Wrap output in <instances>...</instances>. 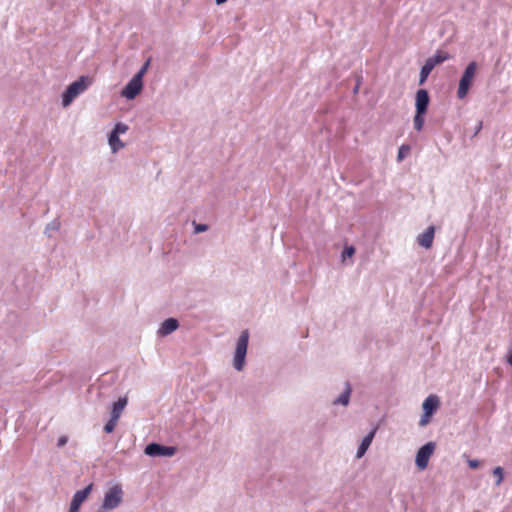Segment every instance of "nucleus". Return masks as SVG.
I'll return each mask as SVG.
<instances>
[{"instance_id":"1","label":"nucleus","mask_w":512,"mask_h":512,"mask_svg":"<svg viewBox=\"0 0 512 512\" xmlns=\"http://www.w3.org/2000/svg\"><path fill=\"white\" fill-rule=\"evenodd\" d=\"M123 500V490L118 484L109 488L103 498V502L97 512H107L117 508Z\"/></svg>"},{"instance_id":"2","label":"nucleus","mask_w":512,"mask_h":512,"mask_svg":"<svg viewBox=\"0 0 512 512\" xmlns=\"http://www.w3.org/2000/svg\"><path fill=\"white\" fill-rule=\"evenodd\" d=\"M249 342V332L248 330H243L237 340L236 349L234 352L233 358V367L237 371H242L245 366V358L247 354Z\"/></svg>"},{"instance_id":"3","label":"nucleus","mask_w":512,"mask_h":512,"mask_svg":"<svg viewBox=\"0 0 512 512\" xmlns=\"http://www.w3.org/2000/svg\"><path fill=\"white\" fill-rule=\"evenodd\" d=\"M88 77L81 76L76 81L69 84L62 95L63 107H68L74 99L88 88Z\"/></svg>"},{"instance_id":"4","label":"nucleus","mask_w":512,"mask_h":512,"mask_svg":"<svg viewBox=\"0 0 512 512\" xmlns=\"http://www.w3.org/2000/svg\"><path fill=\"white\" fill-rule=\"evenodd\" d=\"M477 70V63L475 61L470 62L464 70V73L459 81V86L457 90V97L459 99H464L471 87L473 79L475 77Z\"/></svg>"},{"instance_id":"5","label":"nucleus","mask_w":512,"mask_h":512,"mask_svg":"<svg viewBox=\"0 0 512 512\" xmlns=\"http://www.w3.org/2000/svg\"><path fill=\"white\" fill-rule=\"evenodd\" d=\"M435 450L434 442H427L419 448L416 454L415 463L420 470H424L429 462V458Z\"/></svg>"},{"instance_id":"6","label":"nucleus","mask_w":512,"mask_h":512,"mask_svg":"<svg viewBox=\"0 0 512 512\" xmlns=\"http://www.w3.org/2000/svg\"><path fill=\"white\" fill-rule=\"evenodd\" d=\"M144 452L150 457H171L176 453V448L173 446H164L158 443H150L145 447Z\"/></svg>"},{"instance_id":"7","label":"nucleus","mask_w":512,"mask_h":512,"mask_svg":"<svg viewBox=\"0 0 512 512\" xmlns=\"http://www.w3.org/2000/svg\"><path fill=\"white\" fill-rule=\"evenodd\" d=\"M139 76H133L131 80L125 85V87L121 91V95L128 99H134L143 88V80L138 78Z\"/></svg>"},{"instance_id":"8","label":"nucleus","mask_w":512,"mask_h":512,"mask_svg":"<svg viewBox=\"0 0 512 512\" xmlns=\"http://www.w3.org/2000/svg\"><path fill=\"white\" fill-rule=\"evenodd\" d=\"M93 484H89L82 490H78L72 497L68 512H79L82 503L87 499L92 491Z\"/></svg>"},{"instance_id":"9","label":"nucleus","mask_w":512,"mask_h":512,"mask_svg":"<svg viewBox=\"0 0 512 512\" xmlns=\"http://www.w3.org/2000/svg\"><path fill=\"white\" fill-rule=\"evenodd\" d=\"M434 236H435V227L433 225H431V226L427 227L425 229V231H423L422 233H420L417 236V243L419 246H421L425 249H430L433 244Z\"/></svg>"},{"instance_id":"10","label":"nucleus","mask_w":512,"mask_h":512,"mask_svg":"<svg viewBox=\"0 0 512 512\" xmlns=\"http://www.w3.org/2000/svg\"><path fill=\"white\" fill-rule=\"evenodd\" d=\"M178 327L179 322L176 318H167L161 323L157 334L158 336L165 337L176 331Z\"/></svg>"},{"instance_id":"11","label":"nucleus","mask_w":512,"mask_h":512,"mask_svg":"<svg viewBox=\"0 0 512 512\" xmlns=\"http://www.w3.org/2000/svg\"><path fill=\"white\" fill-rule=\"evenodd\" d=\"M430 102L429 94L427 90L420 89L416 92V111L419 113H426Z\"/></svg>"},{"instance_id":"12","label":"nucleus","mask_w":512,"mask_h":512,"mask_svg":"<svg viewBox=\"0 0 512 512\" xmlns=\"http://www.w3.org/2000/svg\"><path fill=\"white\" fill-rule=\"evenodd\" d=\"M376 430L377 428H374L372 429L361 441L358 449H357V453H356V457L357 458H361L365 455L366 451L368 450V448L370 447L372 441H373V438L375 436V433H376Z\"/></svg>"},{"instance_id":"13","label":"nucleus","mask_w":512,"mask_h":512,"mask_svg":"<svg viewBox=\"0 0 512 512\" xmlns=\"http://www.w3.org/2000/svg\"><path fill=\"white\" fill-rule=\"evenodd\" d=\"M440 404L439 398L436 395H429L423 402V412L433 415Z\"/></svg>"},{"instance_id":"14","label":"nucleus","mask_w":512,"mask_h":512,"mask_svg":"<svg viewBox=\"0 0 512 512\" xmlns=\"http://www.w3.org/2000/svg\"><path fill=\"white\" fill-rule=\"evenodd\" d=\"M352 392V387L349 382H345V388L343 392L333 400V405H342L348 406L350 402V396Z\"/></svg>"},{"instance_id":"15","label":"nucleus","mask_w":512,"mask_h":512,"mask_svg":"<svg viewBox=\"0 0 512 512\" xmlns=\"http://www.w3.org/2000/svg\"><path fill=\"white\" fill-rule=\"evenodd\" d=\"M127 402L128 400L126 397H120L116 402H114L110 417L119 420L124 408L127 405Z\"/></svg>"},{"instance_id":"16","label":"nucleus","mask_w":512,"mask_h":512,"mask_svg":"<svg viewBox=\"0 0 512 512\" xmlns=\"http://www.w3.org/2000/svg\"><path fill=\"white\" fill-rule=\"evenodd\" d=\"M449 58L450 55L447 52L438 50L432 57H429L426 61L430 62L432 67H435L436 65L443 63Z\"/></svg>"},{"instance_id":"17","label":"nucleus","mask_w":512,"mask_h":512,"mask_svg":"<svg viewBox=\"0 0 512 512\" xmlns=\"http://www.w3.org/2000/svg\"><path fill=\"white\" fill-rule=\"evenodd\" d=\"M108 141L113 152H117L119 149L124 147V143L119 139V135H116L115 133L110 132Z\"/></svg>"},{"instance_id":"18","label":"nucleus","mask_w":512,"mask_h":512,"mask_svg":"<svg viewBox=\"0 0 512 512\" xmlns=\"http://www.w3.org/2000/svg\"><path fill=\"white\" fill-rule=\"evenodd\" d=\"M434 67L431 66L430 62L425 61L420 71L419 84L423 85Z\"/></svg>"},{"instance_id":"19","label":"nucleus","mask_w":512,"mask_h":512,"mask_svg":"<svg viewBox=\"0 0 512 512\" xmlns=\"http://www.w3.org/2000/svg\"><path fill=\"white\" fill-rule=\"evenodd\" d=\"M425 114L426 113H419L417 111L415 113V116L413 119V124H414V128L417 131H421L423 129L424 122H425V118H424Z\"/></svg>"},{"instance_id":"20","label":"nucleus","mask_w":512,"mask_h":512,"mask_svg":"<svg viewBox=\"0 0 512 512\" xmlns=\"http://www.w3.org/2000/svg\"><path fill=\"white\" fill-rule=\"evenodd\" d=\"M493 475L496 477V486H499L502 481H503V477H504V471L502 469V467L500 466H497L493 469Z\"/></svg>"},{"instance_id":"21","label":"nucleus","mask_w":512,"mask_h":512,"mask_svg":"<svg viewBox=\"0 0 512 512\" xmlns=\"http://www.w3.org/2000/svg\"><path fill=\"white\" fill-rule=\"evenodd\" d=\"M60 228V222L58 220H53L49 224H47L45 229V234L48 235V237H51V231H57Z\"/></svg>"},{"instance_id":"22","label":"nucleus","mask_w":512,"mask_h":512,"mask_svg":"<svg viewBox=\"0 0 512 512\" xmlns=\"http://www.w3.org/2000/svg\"><path fill=\"white\" fill-rule=\"evenodd\" d=\"M409 152H410V146L409 145H402V146H400L399 149H398L397 160L399 162L402 161Z\"/></svg>"},{"instance_id":"23","label":"nucleus","mask_w":512,"mask_h":512,"mask_svg":"<svg viewBox=\"0 0 512 512\" xmlns=\"http://www.w3.org/2000/svg\"><path fill=\"white\" fill-rule=\"evenodd\" d=\"M128 130V126L124 123H117L113 130L111 131L112 133H115L116 135H119V134H124L126 133Z\"/></svg>"},{"instance_id":"24","label":"nucleus","mask_w":512,"mask_h":512,"mask_svg":"<svg viewBox=\"0 0 512 512\" xmlns=\"http://www.w3.org/2000/svg\"><path fill=\"white\" fill-rule=\"evenodd\" d=\"M355 254V248L353 246H346L342 252V261L346 258H350Z\"/></svg>"},{"instance_id":"25","label":"nucleus","mask_w":512,"mask_h":512,"mask_svg":"<svg viewBox=\"0 0 512 512\" xmlns=\"http://www.w3.org/2000/svg\"><path fill=\"white\" fill-rule=\"evenodd\" d=\"M118 420L116 419H113L110 417L109 421L105 424L104 426V431L106 433H111L113 432V430L115 429V426H116V423H117Z\"/></svg>"},{"instance_id":"26","label":"nucleus","mask_w":512,"mask_h":512,"mask_svg":"<svg viewBox=\"0 0 512 512\" xmlns=\"http://www.w3.org/2000/svg\"><path fill=\"white\" fill-rule=\"evenodd\" d=\"M149 64H150V61L147 60L143 66L140 68V70L134 75V76H139L138 78H140V80H143V76L145 75V73L147 72V69L149 67Z\"/></svg>"},{"instance_id":"27","label":"nucleus","mask_w":512,"mask_h":512,"mask_svg":"<svg viewBox=\"0 0 512 512\" xmlns=\"http://www.w3.org/2000/svg\"><path fill=\"white\" fill-rule=\"evenodd\" d=\"M431 417H432L431 414L423 412V415L421 416L420 421H419V425L421 427L427 425L429 423Z\"/></svg>"},{"instance_id":"28","label":"nucleus","mask_w":512,"mask_h":512,"mask_svg":"<svg viewBox=\"0 0 512 512\" xmlns=\"http://www.w3.org/2000/svg\"><path fill=\"white\" fill-rule=\"evenodd\" d=\"M208 230V225L206 224H197L195 225V233H202Z\"/></svg>"},{"instance_id":"29","label":"nucleus","mask_w":512,"mask_h":512,"mask_svg":"<svg viewBox=\"0 0 512 512\" xmlns=\"http://www.w3.org/2000/svg\"><path fill=\"white\" fill-rule=\"evenodd\" d=\"M67 442H68L67 436L63 435V436L59 437V439L57 441V447L61 448V447L65 446Z\"/></svg>"},{"instance_id":"30","label":"nucleus","mask_w":512,"mask_h":512,"mask_svg":"<svg viewBox=\"0 0 512 512\" xmlns=\"http://www.w3.org/2000/svg\"><path fill=\"white\" fill-rule=\"evenodd\" d=\"M479 465H480V462L477 459L468 460V466L471 469H476L479 467Z\"/></svg>"},{"instance_id":"31","label":"nucleus","mask_w":512,"mask_h":512,"mask_svg":"<svg viewBox=\"0 0 512 512\" xmlns=\"http://www.w3.org/2000/svg\"><path fill=\"white\" fill-rule=\"evenodd\" d=\"M507 362L510 366H512V350L510 351L508 357H507Z\"/></svg>"},{"instance_id":"32","label":"nucleus","mask_w":512,"mask_h":512,"mask_svg":"<svg viewBox=\"0 0 512 512\" xmlns=\"http://www.w3.org/2000/svg\"><path fill=\"white\" fill-rule=\"evenodd\" d=\"M482 129V122L480 121L476 127L475 134H477Z\"/></svg>"},{"instance_id":"33","label":"nucleus","mask_w":512,"mask_h":512,"mask_svg":"<svg viewBox=\"0 0 512 512\" xmlns=\"http://www.w3.org/2000/svg\"><path fill=\"white\" fill-rule=\"evenodd\" d=\"M218 5L225 3L227 0H215Z\"/></svg>"}]
</instances>
